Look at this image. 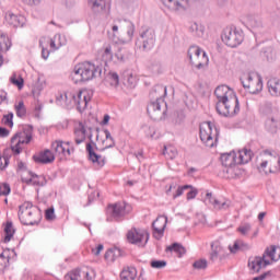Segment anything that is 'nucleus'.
Wrapping results in <instances>:
<instances>
[{"instance_id":"21","label":"nucleus","mask_w":280,"mask_h":280,"mask_svg":"<svg viewBox=\"0 0 280 280\" xmlns=\"http://www.w3.org/2000/svg\"><path fill=\"white\" fill-rule=\"evenodd\" d=\"M206 203L211 205L213 209H217L218 211H222L224 209H229L231 207V203H229V200H219L213 197V194L208 192L206 195Z\"/></svg>"},{"instance_id":"30","label":"nucleus","mask_w":280,"mask_h":280,"mask_svg":"<svg viewBox=\"0 0 280 280\" xmlns=\"http://www.w3.org/2000/svg\"><path fill=\"white\" fill-rule=\"evenodd\" d=\"M267 86H268V92L270 93V95H272L273 97H279V95H280V79H277V78L269 79Z\"/></svg>"},{"instance_id":"35","label":"nucleus","mask_w":280,"mask_h":280,"mask_svg":"<svg viewBox=\"0 0 280 280\" xmlns=\"http://www.w3.org/2000/svg\"><path fill=\"white\" fill-rule=\"evenodd\" d=\"M14 110L16 114V117L23 118L25 115H27V107H25V102L18 101L14 104Z\"/></svg>"},{"instance_id":"14","label":"nucleus","mask_w":280,"mask_h":280,"mask_svg":"<svg viewBox=\"0 0 280 280\" xmlns=\"http://www.w3.org/2000/svg\"><path fill=\"white\" fill-rule=\"evenodd\" d=\"M30 141H32V135L25 131L15 133L11 138V151L13 154H21V152H23V148H25Z\"/></svg>"},{"instance_id":"57","label":"nucleus","mask_w":280,"mask_h":280,"mask_svg":"<svg viewBox=\"0 0 280 280\" xmlns=\"http://www.w3.org/2000/svg\"><path fill=\"white\" fill-rule=\"evenodd\" d=\"M10 194V185L1 184L0 185V196H8Z\"/></svg>"},{"instance_id":"44","label":"nucleus","mask_w":280,"mask_h":280,"mask_svg":"<svg viewBox=\"0 0 280 280\" xmlns=\"http://www.w3.org/2000/svg\"><path fill=\"white\" fill-rule=\"evenodd\" d=\"M18 176L21 177L22 179V183H26V185H31L32 184V176H33V173L30 172V170H26L20 174H18Z\"/></svg>"},{"instance_id":"13","label":"nucleus","mask_w":280,"mask_h":280,"mask_svg":"<svg viewBox=\"0 0 280 280\" xmlns=\"http://www.w3.org/2000/svg\"><path fill=\"white\" fill-rule=\"evenodd\" d=\"M132 212V206L125 202V201H118L116 203H109L107 206V213L108 215H112L115 220H121V218H125V215H128V213Z\"/></svg>"},{"instance_id":"50","label":"nucleus","mask_w":280,"mask_h":280,"mask_svg":"<svg viewBox=\"0 0 280 280\" xmlns=\"http://www.w3.org/2000/svg\"><path fill=\"white\" fill-rule=\"evenodd\" d=\"M44 183H45V177L33 174L31 179V185H44Z\"/></svg>"},{"instance_id":"49","label":"nucleus","mask_w":280,"mask_h":280,"mask_svg":"<svg viewBox=\"0 0 280 280\" xmlns=\"http://www.w3.org/2000/svg\"><path fill=\"white\" fill-rule=\"evenodd\" d=\"M189 187H191V185H184V186H179L177 189H176V192L173 194V198L176 199L180 196H183L184 191L189 189Z\"/></svg>"},{"instance_id":"18","label":"nucleus","mask_w":280,"mask_h":280,"mask_svg":"<svg viewBox=\"0 0 280 280\" xmlns=\"http://www.w3.org/2000/svg\"><path fill=\"white\" fill-rule=\"evenodd\" d=\"M33 161L39 163L40 165H49L56 161V154L49 149L39 151L33 155Z\"/></svg>"},{"instance_id":"19","label":"nucleus","mask_w":280,"mask_h":280,"mask_svg":"<svg viewBox=\"0 0 280 280\" xmlns=\"http://www.w3.org/2000/svg\"><path fill=\"white\" fill-rule=\"evenodd\" d=\"M153 237L155 240H161L165 233V228L167 226V217L165 215H160L158 217L153 224Z\"/></svg>"},{"instance_id":"2","label":"nucleus","mask_w":280,"mask_h":280,"mask_svg":"<svg viewBox=\"0 0 280 280\" xmlns=\"http://www.w3.org/2000/svg\"><path fill=\"white\" fill-rule=\"evenodd\" d=\"M91 100H93V91L89 89L78 91L68 90L66 93L57 96V102H59V104L63 106H75L80 113L86 110V106H89Z\"/></svg>"},{"instance_id":"20","label":"nucleus","mask_w":280,"mask_h":280,"mask_svg":"<svg viewBox=\"0 0 280 280\" xmlns=\"http://www.w3.org/2000/svg\"><path fill=\"white\" fill-rule=\"evenodd\" d=\"M141 43H142V48L148 50L152 49L154 47V43L156 42V36L154 34V30L152 28H144L141 34Z\"/></svg>"},{"instance_id":"10","label":"nucleus","mask_w":280,"mask_h":280,"mask_svg":"<svg viewBox=\"0 0 280 280\" xmlns=\"http://www.w3.org/2000/svg\"><path fill=\"white\" fill-rule=\"evenodd\" d=\"M222 42L228 47H240V44L244 43V33L233 26L226 27L222 34Z\"/></svg>"},{"instance_id":"25","label":"nucleus","mask_w":280,"mask_h":280,"mask_svg":"<svg viewBox=\"0 0 280 280\" xmlns=\"http://www.w3.org/2000/svg\"><path fill=\"white\" fill-rule=\"evenodd\" d=\"M164 5L173 12H178V10H185L189 5V0H162Z\"/></svg>"},{"instance_id":"29","label":"nucleus","mask_w":280,"mask_h":280,"mask_svg":"<svg viewBox=\"0 0 280 280\" xmlns=\"http://www.w3.org/2000/svg\"><path fill=\"white\" fill-rule=\"evenodd\" d=\"M15 233H16V230L14 229V224L11 221H8L3 225V238H2V242L4 244H8L9 242H12V238L14 237Z\"/></svg>"},{"instance_id":"23","label":"nucleus","mask_w":280,"mask_h":280,"mask_svg":"<svg viewBox=\"0 0 280 280\" xmlns=\"http://www.w3.org/2000/svg\"><path fill=\"white\" fill-rule=\"evenodd\" d=\"M86 150L89 152L90 161H92L93 165L96 167H104L106 165V159H104L102 155H97L95 151H93V144L88 143Z\"/></svg>"},{"instance_id":"58","label":"nucleus","mask_w":280,"mask_h":280,"mask_svg":"<svg viewBox=\"0 0 280 280\" xmlns=\"http://www.w3.org/2000/svg\"><path fill=\"white\" fill-rule=\"evenodd\" d=\"M26 171H27V165H25L23 161H18L16 174L19 175Z\"/></svg>"},{"instance_id":"52","label":"nucleus","mask_w":280,"mask_h":280,"mask_svg":"<svg viewBox=\"0 0 280 280\" xmlns=\"http://www.w3.org/2000/svg\"><path fill=\"white\" fill-rule=\"evenodd\" d=\"M167 266V262L165 260H152L151 261V268H165Z\"/></svg>"},{"instance_id":"45","label":"nucleus","mask_w":280,"mask_h":280,"mask_svg":"<svg viewBox=\"0 0 280 280\" xmlns=\"http://www.w3.org/2000/svg\"><path fill=\"white\" fill-rule=\"evenodd\" d=\"M252 229H253V226L250 225V223H245V224L240 225L236 229V231H237V233H240L241 235L246 237V235H248V233H250Z\"/></svg>"},{"instance_id":"6","label":"nucleus","mask_w":280,"mask_h":280,"mask_svg":"<svg viewBox=\"0 0 280 280\" xmlns=\"http://www.w3.org/2000/svg\"><path fill=\"white\" fill-rule=\"evenodd\" d=\"M19 219L22 224L34 226V224L40 222V210L32 205V202L25 201L20 206Z\"/></svg>"},{"instance_id":"47","label":"nucleus","mask_w":280,"mask_h":280,"mask_svg":"<svg viewBox=\"0 0 280 280\" xmlns=\"http://www.w3.org/2000/svg\"><path fill=\"white\" fill-rule=\"evenodd\" d=\"M82 280H92L95 277V271L93 269H83L81 270Z\"/></svg>"},{"instance_id":"64","label":"nucleus","mask_w":280,"mask_h":280,"mask_svg":"<svg viewBox=\"0 0 280 280\" xmlns=\"http://www.w3.org/2000/svg\"><path fill=\"white\" fill-rule=\"evenodd\" d=\"M105 54H106V56H110L113 54V49L110 48V46H107L105 48Z\"/></svg>"},{"instance_id":"46","label":"nucleus","mask_w":280,"mask_h":280,"mask_svg":"<svg viewBox=\"0 0 280 280\" xmlns=\"http://www.w3.org/2000/svg\"><path fill=\"white\" fill-rule=\"evenodd\" d=\"M277 119L275 118H269L266 120V128L269 130V132H277Z\"/></svg>"},{"instance_id":"7","label":"nucleus","mask_w":280,"mask_h":280,"mask_svg":"<svg viewBox=\"0 0 280 280\" xmlns=\"http://www.w3.org/2000/svg\"><path fill=\"white\" fill-rule=\"evenodd\" d=\"M218 128L213 124L206 121L200 125V140L207 148L218 145Z\"/></svg>"},{"instance_id":"12","label":"nucleus","mask_w":280,"mask_h":280,"mask_svg":"<svg viewBox=\"0 0 280 280\" xmlns=\"http://www.w3.org/2000/svg\"><path fill=\"white\" fill-rule=\"evenodd\" d=\"M221 163L223 167H226V173L230 178H235L240 175V168H237V155L235 152L223 153L221 155Z\"/></svg>"},{"instance_id":"22","label":"nucleus","mask_w":280,"mask_h":280,"mask_svg":"<svg viewBox=\"0 0 280 280\" xmlns=\"http://www.w3.org/2000/svg\"><path fill=\"white\" fill-rule=\"evenodd\" d=\"M270 266V260L265 259L264 257H254L248 261V268L252 272H259V270Z\"/></svg>"},{"instance_id":"53","label":"nucleus","mask_w":280,"mask_h":280,"mask_svg":"<svg viewBox=\"0 0 280 280\" xmlns=\"http://www.w3.org/2000/svg\"><path fill=\"white\" fill-rule=\"evenodd\" d=\"M102 250H104V245L98 244L95 247L91 248V253L94 257H100V255L102 254Z\"/></svg>"},{"instance_id":"9","label":"nucleus","mask_w":280,"mask_h":280,"mask_svg":"<svg viewBox=\"0 0 280 280\" xmlns=\"http://www.w3.org/2000/svg\"><path fill=\"white\" fill-rule=\"evenodd\" d=\"M242 84L244 89L252 93L253 95L257 93H261L264 91V81L261 80V75L257 73H249L242 78Z\"/></svg>"},{"instance_id":"41","label":"nucleus","mask_w":280,"mask_h":280,"mask_svg":"<svg viewBox=\"0 0 280 280\" xmlns=\"http://www.w3.org/2000/svg\"><path fill=\"white\" fill-rule=\"evenodd\" d=\"M166 250H170L171 253H176V255H178V257L185 255V253H186L185 247H183L178 243H174L173 245L168 246L166 248Z\"/></svg>"},{"instance_id":"11","label":"nucleus","mask_w":280,"mask_h":280,"mask_svg":"<svg viewBox=\"0 0 280 280\" xmlns=\"http://www.w3.org/2000/svg\"><path fill=\"white\" fill-rule=\"evenodd\" d=\"M188 58L192 67H196L197 69H202V67H207L209 65V57L207 56V52L198 46H191L188 49Z\"/></svg>"},{"instance_id":"60","label":"nucleus","mask_w":280,"mask_h":280,"mask_svg":"<svg viewBox=\"0 0 280 280\" xmlns=\"http://www.w3.org/2000/svg\"><path fill=\"white\" fill-rule=\"evenodd\" d=\"M46 220H54L56 218V213L54 212V208H49L45 211Z\"/></svg>"},{"instance_id":"33","label":"nucleus","mask_w":280,"mask_h":280,"mask_svg":"<svg viewBox=\"0 0 280 280\" xmlns=\"http://www.w3.org/2000/svg\"><path fill=\"white\" fill-rule=\"evenodd\" d=\"M249 246L242 240H237L233 243V245L229 246L230 253L235 255V253H240V250H248Z\"/></svg>"},{"instance_id":"59","label":"nucleus","mask_w":280,"mask_h":280,"mask_svg":"<svg viewBox=\"0 0 280 280\" xmlns=\"http://www.w3.org/2000/svg\"><path fill=\"white\" fill-rule=\"evenodd\" d=\"M104 0H89V5L92 8V10H95L96 8H100Z\"/></svg>"},{"instance_id":"48","label":"nucleus","mask_w":280,"mask_h":280,"mask_svg":"<svg viewBox=\"0 0 280 280\" xmlns=\"http://www.w3.org/2000/svg\"><path fill=\"white\" fill-rule=\"evenodd\" d=\"M188 189H190V190L187 192L186 198H187V200H194V198H196V196H198V189L191 185H190V187H188Z\"/></svg>"},{"instance_id":"51","label":"nucleus","mask_w":280,"mask_h":280,"mask_svg":"<svg viewBox=\"0 0 280 280\" xmlns=\"http://www.w3.org/2000/svg\"><path fill=\"white\" fill-rule=\"evenodd\" d=\"M192 266L197 270H205V268H207V260L206 259H199V260L195 261Z\"/></svg>"},{"instance_id":"1","label":"nucleus","mask_w":280,"mask_h":280,"mask_svg":"<svg viewBox=\"0 0 280 280\" xmlns=\"http://www.w3.org/2000/svg\"><path fill=\"white\" fill-rule=\"evenodd\" d=\"M214 95L217 100H219L217 103L219 115H223V117H233L240 113V101L231 88L220 85L215 89Z\"/></svg>"},{"instance_id":"31","label":"nucleus","mask_w":280,"mask_h":280,"mask_svg":"<svg viewBox=\"0 0 280 280\" xmlns=\"http://www.w3.org/2000/svg\"><path fill=\"white\" fill-rule=\"evenodd\" d=\"M165 95H167V88L163 85H156L150 93V97L154 100V102H160Z\"/></svg>"},{"instance_id":"16","label":"nucleus","mask_w":280,"mask_h":280,"mask_svg":"<svg viewBox=\"0 0 280 280\" xmlns=\"http://www.w3.org/2000/svg\"><path fill=\"white\" fill-rule=\"evenodd\" d=\"M92 130L93 126H91V122L86 120L78 121L74 126V137L77 145L83 143L86 139V136L91 135Z\"/></svg>"},{"instance_id":"56","label":"nucleus","mask_w":280,"mask_h":280,"mask_svg":"<svg viewBox=\"0 0 280 280\" xmlns=\"http://www.w3.org/2000/svg\"><path fill=\"white\" fill-rule=\"evenodd\" d=\"M10 165V162L8 161L7 158L3 156V154L0 152V170L3 171L5 167Z\"/></svg>"},{"instance_id":"17","label":"nucleus","mask_w":280,"mask_h":280,"mask_svg":"<svg viewBox=\"0 0 280 280\" xmlns=\"http://www.w3.org/2000/svg\"><path fill=\"white\" fill-rule=\"evenodd\" d=\"M226 257H229V254L224 246H222V243L220 241H213L211 243L210 260L222 262Z\"/></svg>"},{"instance_id":"32","label":"nucleus","mask_w":280,"mask_h":280,"mask_svg":"<svg viewBox=\"0 0 280 280\" xmlns=\"http://www.w3.org/2000/svg\"><path fill=\"white\" fill-rule=\"evenodd\" d=\"M148 114L151 119H159V117H161V104L159 103V101L149 104Z\"/></svg>"},{"instance_id":"42","label":"nucleus","mask_w":280,"mask_h":280,"mask_svg":"<svg viewBox=\"0 0 280 280\" xmlns=\"http://www.w3.org/2000/svg\"><path fill=\"white\" fill-rule=\"evenodd\" d=\"M12 47V42H10V37L5 35L0 36V50L8 51Z\"/></svg>"},{"instance_id":"24","label":"nucleus","mask_w":280,"mask_h":280,"mask_svg":"<svg viewBox=\"0 0 280 280\" xmlns=\"http://www.w3.org/2000/svg\"><path fill=\"white\" fill-rule=\"evenodd\" d=\"M5 22L12 25V27H23V25H25V18L9 11L5 13Z\"/></svg>"},{"instance_id":"28","label":"nucleus","mask_w":280,"mask_h":280,"mask_svg":"<svg viewBox=\"0 0 280 280\" xmlns=\"http://www.w3.org/2000/svg\"><path fill=\"white\" fill-rule=\"evenodd\" d=\"M264 259H268V261H270V264H275V261H279L280 260V248L271 245L269 246L265 254L262 255Z\"/></svg>"},{"instance_id":"3","label":"nucleus","mask_w":280,"mask_h":280,"mask_svg":"<svg viewBox=\"0 0 280 280\" xmlns=\"http://www.w3.org/2000/svg\"><path fill=\"white\" fill-rule=\"evenodd\" d=\"M257 167L260 174H277V172H280L279 155L270 151H264L257 159Z\"/></svg>"},{"instance_id":"27","label":"nucleus","mask_w":280,"mask_h":280,"mask_svg":"<svg viewBox=\"0 0 280 280\" xmlns=\"http://www.w3.org/2000/svg\"><path fill=\"white\" fill-rule=\"evenodd\" d=\"M236 154V163L238 165H246L253 161V151L250 149H242Z\"/></svg>"},{"instance_id":"5","label":"nucleus","mask_w":280,"mask_h":280,"mask_svg":"<svg viewBox=\"0 0 280 280\" xmlns=\"http://www.w3.org/2000/svg\"><path fill=\"white\" fill-rule=\"evenodd\" d=\"M63 45H67V38L60 34L55 35L52 38L47 36L40 37L39 47L42 49V57L44 60H47L49 54L58 51Z\"/></svg>"},{"instance_id":"37","label":"nucleus","mask_w":280,"mask_h":280,"mask_svg":"<svg viewBox=\"0 0 280 280\" xmlns=\"http://www.w3.org/2000/svg\"><path fill=\"white\" fill-rule=\"evenodd\" d=\"M163 154L164 156H166V159L173 161V159H176L178 156V150L176 149V147L168 145L164 148Z\"/></svg>"},{"instance_id":"63","label":"nucleus","mask_w":280,"mask_h":280,"mask_svg":"<svg viewBox=\"0 0 280 280\" xmlns=\"http://www.w3.org/2000/svg\"><path fill=\"white\" fill-rule=\"evenodd\" d=\"M8 100V93H5V91L0 90V104L2 102H5Z\"/></svg>"},{"instance_id":"36","label":"nucleus","mask_w":280,"mask_h":280,"mask_svg":"<svg viewBox=\"0 0 280 280\" xmlns=\"http://www.w3.org/2000/svg\"><path fill=\"white\" fill-rule=\"evenodd\" d=\"M119 255H121V252H119V249L117 248L108 249L105 253V259L106 261H108V264H113V261H115V259H117Z\"/></svg>"},{"instance_id":"34","label":"nucleus","mask_w":280,"mask_h":280,"mask_svg":"<svg viewBox=\"0 0 280 280\" xmlns=\"http://www.w3.org/2000/svg\"><path fill=\"white\" fill-rule=\"evenodd\" d=\"M137 279V269L135 267H127L120 272V280Z\"/></svg>"},{"instance_id":"61","label":"nucleus","mask_w":280,"mask_h":280,"mask_svg":"<svg viewBox=\"0 0 280 280\" xmlns=\"http://www.w3.org/2000/svg\"><path fill=\"white\" fill-rule=\"evenodd\" d=\"M128 84L130 88H133L137 85V79L132 75H129L128 80H127Z\"/></svg>"},{"instance_id":"55","label":"nucleus","mask_w":280,"mask_h":280,"mask_svg":"<svg viewBox=\"0 0 280 280\" xmlns=\"http://www.w3.org/2000/svg\"><path fill=\"white\" fill-rule=\"evenodd\" d=\"M70 279L71 280H82V270L77 269V270L70 272Z\"/></svg>"},{"instance_id":"8","label":"nucleus","mask_w":280,"mask_h":280,"mask_svg":"<svg viewBox=\"0 0 280 280\" xmlns=\"http://www.w3.org/2000/svg\"><path fill=\"white\" fill-rule=\"evenodd\" d=\"M126 237L129 244L144 248V246H147L148 242L150 241V233L145 229L131 228L127 232Z\"/></svg>"},{"instance_id":"4","label":"nucleus","mask_w":280,"mask_h":280,"mask_svg":"<svg viewBox=\"0 0 280 280\" xmlns=\"http://www.w3.org/2000/svg\"><path fill=\"white\" fill-rule=\"evenodd\" d=\"M95 73H97V66L85 61L78 63L74 67L71 72V78L75 84H80V82H89V80H93L95 78Z\"/></svg>"},{"instance_id":"26","label":"nucleus","mask_w":280,"mask_h":280,"mask_svg":"<svg viewBox=\"0 0 280 280\" xmlns=\"http://www.w3.org/2000/svg\"><path fill=\"white\" fill-rule=\"evenodd\" d=\"M104 139L97 137V143L101 145L102 150H108V148L115 147V140L113 139V136H110V131L105 129L103 131Z\"/></svg>"},{"instance_id":"62","label":"nucleus","mask_w":280,"mask_h":280,"mask_svg":"<svg viewBox=\"0 0 280 280\" xmlns=\"http://www.w3.org/2000/svg\"><path fill=\"white\" fill-rule=\"evenodd\" d=\"M0 137L5 138V137H10V130L0 127Z\"/></svg>"},{"instance_id":"40","label":"nucleus","mask_w":280,"mask_h":280,"mask_svg":"<svg viewBox=\"0 0 280 280\" xmlns=\"http://www.w3.org/2000/svg\"><path fill=\"white\" fill-rule=\"evenodd\" d=\"M1 122L3 126H7V128H14V114L9 113L3 115Z\"/></svg>"},{"instance_id":"43","label":"nucleus","mask_w":280,"mask_h":280,"mask_svg":"<svg viewBox=\"0 0 280 280\" xmlns=\"http://www.w3.org/2000/svg\"><path fill=\"white\" fill-rule=\"evenodd\" d=\"M106 81L110 86H119V74L116 72H109L107 74Z\"/></svg>"},{"instance_id":"54","label":"nucleus","mask_w":280,"mask_h":280,"mask_svg":"<svg viewBox=\"0 0 280 280\" xmlns=\"http://www.w3.org/2000/svg\"><path fill=\"white\" fill-rule=\"evenodd\" d=\"M33 113L36 117H40V113H43V104L40 103V101H37L35 103Z\"/></svg>"},{"instance_id":"15","label":"nucleus","mask_w":280,"mask_h":280,"mask_svg":"<svg viewBox=\"0 0 280 280\" xmlns=\"http://www.w3.org/2000/svg\"><path fill=\"white\" fill-rule=\"evenodd\" d=\"M51 150L61 161L65 159H69V156L73 154V147L71 145V142L62 140L54 141L51 143Z\"/></svg>"},{"instance_id":"38","label":"nucleus","mask_w":280,"mask_h":280,"mask_svg":"<svg viewBox=\"0 0 280 280\" xmlns=\"http://www.w3.org/2000/svg\"><path fill=\"white\" fill-rule=\"evenodd\" d=\"M10 264V249H4L0 254V268H8Z\"/></svg>"},{"instance_id":"39","label":"nucleus","mask_w":280,"mask_h":280,"mask_svg":"<svg viewBox=\"0 0 280 280\" xmlns=\"http://www.w3.org/2000/svg\"><path fill=\"white\" fill-rule=\"evenodd\" d=\"M11 84L14 86H18V89L21 91L23 89L25 81L23 80V77L18 75L16 73H13L10 78Z\"/></svg>"}]
</instances>
